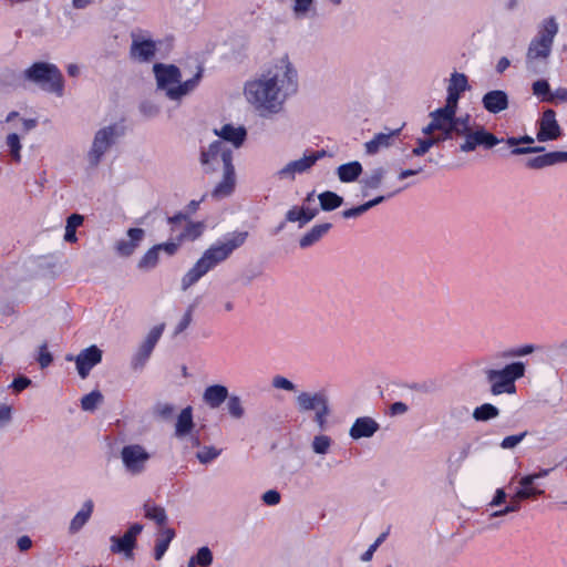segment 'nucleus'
<instances>
[{
  "label": "nucleus",
  "mask_w": 567,
  "mask_h": 567,
  "mask_svg": "<svg viewBox=\"0 0 567 567\" xmlns=\"http://www.w3.org/2000/svg\"><path fill=\"white\" fill-rule=\"evenodd\" d=\"M213 133L221 140V142L230 143L235 148L243 145L246 138V130L241 125L224 124L219 127H214Z\"/></svg>",
  "instance_id": "b1692460"
},
{
  "label": "nucleus",
  "mask_w": 567,
  "mask_h": 567,
  "mask_svg": "<svg viewBox=\"0 0 567 567\" xmlns=\"http://www.w3.org/2000/svg\"><path fill=\"white\" fill-rule=\"evenodd\" d=\"M363 168L360 162L352 161L346 164L340 165L337 168V175L340 182L342 183H352L358 179L361 175Z\"/></svg>",
  "instance_id": "473e14b6"
},
{
  "label": "nucleus",
  "mask_w": 567,
  "mask_h": 567,
  "mask_svg": "<svg viewBox=\"0 0 567 567\" xmlns=\"http://www.w3.org/2000/svg\"><path fill=\"white\" fill-rule=\"evenodd\" d=\"M223 173L220 181L213 189L212 196L221 199L230 196L236 186V174L234 165L220 171Z\"/></svg>",
  "instance_id": "a878e982"
},
{
  "label": "nucleus",
  "mask_w": 567,
  "mask_h": 567,
  "mask_svg": "<svg viewBox=\"0 0 567 567\" xmlns=\"http://www.w3.org/2000/svg\"><path fill=\"white\" fill-rule=\"evenodd\" d=\"M199 450L196 453V458L200 464L207 465L218 458L223 452L221 449H218L214 445H203L197 446Z\"/></svg>",
  "instance_id": "79ce46f5"
},
{
  "label": "nucleus",
  "mask_w": 567,
  "mask_h": 567,
  "mask_svg": "<svg viewBox=\"0 0 567 567\" xmlns=\"http://www.w3.org/2000/svg\"><path fill=\"white\" fill-rule=\"evenodd\" d=\"M189 561L203 567L210 566L213 563V553L207 546H203L197 550L196 555L189 559Z\"/></svg>",
  "instance_id": "3c124183"
},
{
  "label": "nucleus",
  "mask_w": 567,
  "mask_h": 567,
  "mask_svg": "<svg viewBox=\"0 0 567 567\" xmlns=\"http://www.w3.org/2000/svg\"><path fill=\"white\" fill-rule=\"evenodd\" d=\"M229 396L227 386L223 384H210L204 389L203 402L210 409H218Z\"/></svg>",
  "instance_id": "bb28decb"
},
{
  "label": "nucleus",
  "mask_w": 567,
  "mask_h": 567,
  "mask_svg": "<svg viewBox=\"0 0 567 567\" xmlns=\"http://www.w3.org/2000/svg\"><path fill=\"white\" fill-rule=\"evenodd\" d=\"M385 176V169L382 167H377L372 169L364 178L361 181L362 193L364 196L368 195L370 189H377L381 186Z\"/></svg>",
  "instance_id": "c9c22d12"
},
{
  "label": "nucleus",
  "mask_w": 567,
  "mask_h": 567,
  "mask_svg": "<svg viewBox=\"0 0 567 567\" xmlns=\"http://www.w3.org/2000/svg\"><path fill=\"white\" fill-rule=\"evenodd\" d=\"M153 73L156 81V89L175 102L182 101L192 94L200 83L203 76L202 68L190 76L183 79L181 70L174 64L155 63Z\"/></svg>",
  "instance_id": "7ed1b4c3"
},
{
  "label": "nucleus",
  "mask_w": 567,
  "mask_h": 567,
  "mask_svg": "<svg viewBox=\"0 0 567 567\" xmlns=\"http://www.w3.org/2000/svg\"><path fill=\"white\" fill-rule=\"evenodd\" d=\"M2 124L8 130L3 142L8 156L13 163L20 164L23 151L22 140L38 126V121L33 117H24L17 111H11Z\"/></svg>",
  "instance_id": "423d86ee"
},
{
  "label": "nucleus",
  "mask_w": 567,
  "mask_h": 567,
  "mask_svg": "<svg viewBox=\"0 0 567 567\" xmlns=\"http://www.w3.org/2000/svg\"><path fill=\"white\" fill-rule=\"evenodd\" d=\"M331 228V224L324 223L315 225L309 231H307L299 240L301 248H308L318 243Z\"/></svg>",
  "instance_id": "72a5a7b5"
},
{
  "label": "nucleus",
  "mask_w": 567,
  "mask_h": 567,
  "mask_svg": "<svg viewBox=\"0 0 567 567\" xmlns=\"http://www.w3.org/2000/svg\"><path fill=\"white\" fill-rule=\"evenodd\" d=\"M499 415V410L491 404V403H484L473 411V419L475 421L485 422L493 419H496Z\"/></svg>",
  "instance_id": "37998d69"
},
{
  "label": "nucleus",
  "mask_w": 567,
  "mask_h": 567,
  "mask_svg": "<svg viewBox=\"0 0 567 567\" xmlns=\"http://www.w3.org/2000/svg\"><path fill=\"white\" fill-rule=\"evenodd\" d=\"M525 372L526 364L522 361H513L503 368L488 367L484 369V375L493 395L516 393L515 382L522 379Z\"/></svg>",
  "instance_id": "0eeeda50"
},
{
  "label": "nucleus",
  "mask_w": 567,
  "mask_h": 567,
  "mask_svg": "<svg viewBox=\"0 0 567 567\" xmlns=\"http://www.w3.org/2000/svg\"><path fill=\"white\" fill-rule=\"evenodd\" d=\"M533 94L542 102H550V85L547 80H537L532 84Z\"/></svg>",
  "instance_id": "09e8293b"
},
{
  "label": "nucleus",
  "mask_w": 567,
  "mask_h": 567,
  "mask_svg": "<svg viewBox=\"0 0 567 567\" xmlns=\"http://www.w3.org/2000/svg\"><path fill=\"white\" fill-rule=\"evenodd\" d=\"M175 537V532L172 528L163 527L158 533V538L156 540L155 550H154V557L156 560L162 559L166 550L168 549V546L171 542Z\"/></svg>",
  "instance_id": "e433bc0d"
},
{
  "label": "nucleus",
  "mask_w": 567,
  "mask_h": 567,
  "mask_svg": "<svg viewBox=\"0 0 567 567\" xmlns=\"http://www.w3.org/2000/svg\"><path fill=\"white\" fill-rule=\"evenodd\" d=\"M226 410L234 420H241L246 416V408L243 399L237 394H229L226 400Z\"/></svg>",
  "instance_id": "4c0bfd02"
},
{
  "label": "nucleus",
  "mask_w": 567,
  "mask_h": 567,
  "mask_svg": "<svg viewBox=\"0 0 567 567\" xmlns=\"http://www.w3.org/2000/svg\"><path fill=\"white\" fill-rule=\"evenodd\" d=\"M379 430L380 424L373 417L360 416L349 429V436L354 441L371 439Z\"/></svg>",
  "instance_id": "5701e85b"
},
{
  "label": "nucleus",
  "mask_w": 567,
  "mask_h": 567,
  "mask_svg": "<svg viewBox=\"0 0 567 567\" xmlns=\"http://www.w3.org/2000/svg\"><path fill=\"white\" fill-rule=\"evenodd\" d=\"M204 228H205V225L202 221L190 223L187 225V227L185 228L184 233L181 235L179 238H181V240H183V239L194 240L203 234Z\"/></svg>",
  "instance_id": "864d4df0"
},
{
  "label": "nucleus",
  "mask_w": 567,
  "mask_h": 567,
  "mask_svg": "<svg viewBox=\"0 0 567 567\" xmlns=\"http://www.w3.org/2000/svg\"><path fill=\"white\" fill-rule=\"evenodd\" d=\"M102 401V394L99 391H92L81 400V408L84 411H94Z\"/></svg>",
  "instance_id": "603ef678"
},
{
  "label": "nucleus",
  "mask_w": 567,
  "mask_h": 567,
  "mask_svg": "<svg viewBox=\"0 0 567 567\" xmlns=\"http://www.w3.org/2000/svg\"><path fill=\"white\" fill-rule=\"evenodd\" d=\"M38 362L40 363L41 368H47L52 362V355L48 351L47 344H42L39 348V355H38Z\"/></svg>",
  "instance_id": "052dcab7"
},
{
  "label": "nucleus",
  "mask_w": 567,
  "mask_h": 567,
  "mask_svg": "<svg viewBox=\"0 0 567 567\" xmlns=\"http://www.w3.org/2000/svg\"><path fill=\"white\" fill-rule=\"evenodd\" d=\"M195 422L193 416V408L190 405L184 408L176 417L174 425V436L184 441L190 439L193 446L199 445V439L193 435Z\"/></svg>",
  "instance_id": "6ab92c4d"
},
{
  "label": "nucleus",
  "mask_w": 567,
  "mask_h": 567,
  "mask_svg": "<svg viewBox=\"0 0 567 567\" xmlns=\"http://www.w3.org/2000/svg\"><path fill=\"white\" fill-rule=\"evenodd\" d=\"M458 135L463 137L460 144V151L463 153L474 152L477 147L489 150L503 142L482 125L472 128L471 121L462 125Z\"/></svg>",
  "instance_id": "9b49d317"
},
{
  "label": "nucleus",
  "mask_w": 567,
  "mask_h": 567,
  "mask_svg": "<svg viewBox=\"0 0 567 567\" xmlns=\"http://www.w3.org/2000/svg\"><path fill=\"white\" fill-rule=\"evenodd\" d=\"M470 89L468 78L464 73L457 71L452 72L446 82L445 104L458 109L463 93Z\"/></svg>",
  "instance_id": "aec40b11"
},
{
  "label": "nucleus",
  "mask_w": 567,
  "mask_h": 567,
  "mask_svg": "<svg viewBox=\"0 0 567 567\" xmlns=\"http://www.w3.org/2000/svg\"><path fill=\"white\" fill-rule=\"evenodd\" d=\"M102 360V351L96 346L82 350L75 358L76 370L82 379H85L93 367Z\"/></svg>",
  "instance_id": "4be33fe9"
},
{
  "label": "nucleus",
  "mask_w": 567,
  "mask_h": 567,
  "mask_svg": "<svg viewBox=\"0 0 567 567\" xmlns=\"http://www.w3.org/2000/svg\"><path fill=\"white\" fill-rule=\"evenodd\" d=\"M146 231L140 227H131L124 237L116 240L114 250L120 257H131L142 245Z\"/></svg>",
  "instance_id": "a211bd4d"
},
{
  "label": "nucleus",
  "mask_w": 567,
  "mask_h": 567,
  "mask_svg": "<svg viewBox=\"0 0 567 567\" xmlns=\"http://www.w3.org/2000/svg\"><path fill=\"white\" fill-rule=\"evenodd\" d=\"M534 483H535L534 476H530L529 474L522 476L518 482L519 486L516 489V492L513 496V499L514 501H524V499H528V498H533L538 495H542L544 493V491L538 489L534 485Z\"/></svg>",
  "instance_id": "c756f323"
},
{
  "label": "nucleus",
  "mask_w": 567,
  "mask_h": 567,
  "mask_svg": "<svg viewBox=\"0 0 567 567\" xmlns=\"http://www.w3.org/2000/svg\"><path fill=\"white\" fill-rule=\"evenodd\" d=\"M248 237V233L236 230L226 234L220 239L210 245L194 264V266L183 276L181 285L183 290H187L195 285L202 277L213 270L230 255L241 247Z\"/></svg>",
  "instance_id": "f03ea898"
},
{
  "label": "nucleus",
  "mask_w": 567,
  "mask_h": 567,
  "mask_svg": "<svg viewBox=\"0 0 567 567\" xmlns=\"http://www.w3.org/2000/svg\"><path fill=\"white\" fill-rule=\"evenodd\" d=\"M333 446V440L331 436L318 433L316 434L310 443L311 451L321 457L328 455Z\"/></svg>",
  "instance_id": "f704fd0d"
},
{
  "label": "nucleus",
  "mask_w": 567,
  "mask_h": 567,
  "mask_svg": "<svg viewBox=\"0 0 567 567\" xmlns=\"http://www.w3.org/2000/svg\"><path fill=\"white\" fill-rule=\"evenodd\" d=\"M156 412L161 417L168 419L174 414L175 408L169 403H164L157 406Z\"/></svg>",
  "instance_id": "338daca9"
},
{
  "label": "nucleus",
  "mask_w": 567,
  "mask_h": 567,
  "mask_svg": "<svg viewBox=\"0 0 567 567\" xmlns=\"http://www.w3.org/2000/svg\"><path fill=\"white\" fill-rule=\"evenodd\" d=\"M190 322H192V310L188 309L183 315V317L181 318L178 323L176 324L174 333L175 334L182 333L184 330H186L189 327Z\"/></svg>",
  "instance_id": "680f3d73"
},
{
  "label": "nucleus",
  "mask_w": 567,
  "mask_h": 567,
  "mask_svg": "<svg viewBox=\"0 0 567 567\" xmlns=\"http://www.w3.org/2000/svg\"><path fill=\"white\" fill-rule=\"evenodd\" d=\"M199 164L205 173H216L233 164V150L220 140L203 146L199 155Z\"/></svg>",
  "instance_id": "9d476101"
},
{
  "label": "nucleus",
  "mask_w": 567,
  "mask_h": 567,
  "mask_svg": "<svg viewBox=\"0 0 567 567\" xmlns=\"http://www.w3.org/2000/svg\"><path fill=\"white\" fill-rule=\"evenodd\" d=\"M554 102H560V103L567 102V89L566 87L559 86V87L555 89L554 91H551L549 103H554Z\"/></svg>",
  "instance_id": "0e129e2a"
},
{
  "label": "nucleus",
  "mask_w": 567,
  "mask_h": 567,
  "mask_svg": "<svg viewBox=\"0 0 567 567\" xmlns=\"http://www.w3.org/2000/svg\"><path fill=\"white\" fill-rule=\"evenodd\" d=\"M13 409L7 403H0V429L7 426L12 420Z\"/></svg>",
  "instance_id": "13d9d810"
},
{
  "label": "nucleus",
  "mask_w": 567,
  "mask_h": 567,
  "mask_svg": "<svg viewBox=\"0 0 567 567\" xmlns=\"http://www.w3.org/2000/svg\"><path fill=\"white\" fill-rule=\"evenodd\" d=\"M316 216V210L307 209V208H299V207H292L290 208L286 214V219L290 223L298 221L300 226L306 225L311 219H313Z\"/></svg>",
  "instance_id": "a19ab883"
},
{
  "label": "nucleus",
  "mask_w": 567,
  "mask_h": 567,
  "mask_svg": "<svg viewBox=\"0 0 567 567\" xmlns=\"http://www.w3.org/2000/svg\"><path fill=\"white\" fill-rule=\"evenodd\" d=\"M181 239L178 241H166L162 244H157L156 247L162 252H165L167 256H173L179 248Z\"/></svg>",
  "instance_id": "bf43d9fd"
},
{
  "label": "nucleus",
  "mask_w": 567,
  "mask_h": 567,
  "mask_svg": "<svg viewBox=\"0 0 567 567\" xmlns=\"http://www.w3.org/2000/svg\"><path fill=\"white\" fill-rule=\"evenodd\" d=\"M131 37V60L138 63L151 62L155 58L157 51L156 42L147 33L143 32H133Z\"/></svg>",
  "instance_id": "4468645a"
},
{
  "label": "nucleus",
  "mask_w": 567,
  "mask_h": 567,
  "mask_svg": "<svg viewBox=\"0 0 567 567\" xmlns=\"http://www.w3.org/2000/svg\"><path fill=\"white\" fill-rule=\"evenodd\" d=\"M537 350V347L532 343L522 344L512 349H508L499 354L501 358L511 359V358H522L532 354Z\"/></svg>",
  "instance_id": "de8ad7c7"
},
{
  "label": "nucleus",
  "mask_w": 567,
  "mask_h": 567,
  "mask_svg": "<svg viewBox=\"0 0 567 567\" xmlns=\"http://www.w3.org/2000/svg\"><path fill=\"white\" fill-rule=\"evenodd\" d=\"M23 78L56 96H62L64 93L62 73L53 63L35 62L23 71Z\"/></svg>",
  "instance_id": "1a4fd4ad"
},
{
  "label": "nucleus",
  "mask_w": 567,
  "mask_h": 567,
  "mask_svg": "<svg viewBox=\"0 0 567 567\" xmlns=\"http://www.w3.org/2000/svg\"><path fill=\"white\" fill-rule=\"evenodd\" d=\"M323 154V152H306L300 158L284 165L274 176L279 182H293L298 175L307 173Z\"/></svg>",
  "instance_id": "ddd939ff"
},
{
  "label": "nucleus",
  "mask_w": 567,
  "mask_h": 567,
  "mask_svg": "<svg viewBox=\"0 0 567 567\" xmlns=\"http://www.w3.org/2000/svg\"><path fill=\"white\" fill-rule=\"evenodd\" d=\"M527 435V432H522L519 434L509 435L503 439L501 442V447L504 450H512L516 447Z\"/></svg>",
  "instance_id": "4d7b16f0"
},
{
  "label": "nucleus",
  "mask_w": 567,
  "mask_h": 567,
  "mask_svg": "<svg viewBox=\"0 0 567 567\" xmlns=\"http://www.w3.org/2000/svg\"><path fill=\"white\" fill-rule=\"evenodd\" d=\"M94 509V503L92 499H86L81 505L80 509L75 513L69 524V533H79L90 520Z\"/></svg>",
  "instance_id": "c85d7f7f"
},
{
  "label": "nucleus",
  "mask_w": 567,
  "mask_h": 567,
  "mask_svg": "<svg viewBox=\"0 0 567 567\" xmlns=\"http://www.w3.org/2000/svg\"><path fill=\"white\" fill-rule=\"evenodd\" d=\"M482 104L486 112L498 114L508 109L509 97L503 90H492L483 95Z\"/></svg>",
  "instance_id": "393cba45"
},
{
  "label": "nucleus",
  "mask_w": 567,
  "mask_h": 567,
  "mask_svg": "<svg viewBox=\"0 0 567 567\" xmlns=\"http://www.w3.org/2000/svg\"><path fill=\"white\" fill-rule=\"evenodd\" d=\"M320 206L323 210H333L342 205V197L333 192H323L319 195Z\"/></svg>",
  "instance_id": "a18cd8bd"
},
{
  "label": "nucleus",
  "mask_w": 567,
  "mask_h": 567,
  "mask_svg": "<svg viewBox=\"0 0 567 567\" xmlns=\"http://www.w3.org/2000/svg\"><path fill=\"white\" fill-rule=\"evenodd\" d=\"M298 87V70L289 54L282 53L244 83L243 96L258 116L274 118L285 112L288 100Z\"/></svg>",
  "instance_id": "f257e3e1"
},
{
  "label": "nucleus",
  "mask_w": 567,
  "mask_h": 567,
  "mask_svg": "<svg viewBox=\"0 0 567 567\" xmlns=\"http://www.w3.org/2000/svg\"><path fill=\"white\" fill-rule=\"evenodd\" d=\"M559 24L554 17L544 19L537 27L536 35L530 40L526 51V68L536 71L538 64H545L553 50Z\"/></svg>",
  "instance_id": "20e7f679"
},
{
  "label": "nucleus",
  "mask_w": 567,
  "mask_h": 567,
  "mask_svg": "<svg viewBox=\"0 0 567 567\" xmlns=\"http://www.w3.org/2000/svg\"><path fill=\"white\" fill-rule=\"evenodd\" d=\"M457 107L445 104L430 112V122L422 128L424 135H434L441 142L458 135L463 124L470 122V115L456 116Z\"/></svg>",
  "instance_id": "39448f33"
},
{
  "label": "nucleus",
  "mask_w": 567,
  "mask_h": 567,
  "mask_svg": "<svg viewBox=\"0 0 567 567\" xmlns=\"http://www.w3.org/2000/svg\"><path fill=\"white\" fill-rule=\"evenodd\" d=\"M291 13L297 20H306L316 16V0H291Z\"/></svg>",
  "instance_id": "2f4dec72"
},
{
  "label": "nucleus",
  "mask_w": 567,
  "mask_h": 567,
  "mask_svg": "<svg viewBox=\"0 0 567 567\" xmlns=\"http://www.w3.org/2000/svg\"><path fill=\"white\" fill-rule=\"evenodd\" d=\"M84 217L80 214H72L66 218L65 231L63 239L66 243H76V229L82 226Z\"/></svg>",
  "instance_id": "ea45409f"
},
{
  "label": "nucleus",
  "mask_w": 567,
  "mask_h": 567,
  "mask_svg": "<svg viewBox=\"0 0 567 567\" xmlns=\"http://www.w3.org/2000/svg\"><path fill=\"white\" fill-rule=\"evenodd\" d=\"M505 142L508 146L514 147L512 150V154H514V155L537 153L543 150L542 147H536V146L515 147L520 144L519 137H508Z\"/></svg>",
  "instance_id": "5fc2aeb1"
},
{
  "label": "nucleus",
  "mask_w": 567,
  "mask_h": 567,
  "mask_svg": "<svg viewBox=\"0 0 567 567\" xmlns=\"http://www.w3.org/2000/svg\"><path fill=\"white\" fill-rule=\"evenodd\" d=\"M121 460L127 473L138 475L145 470L150 453L142 445L130 444L122 449Z\"/></svg>",
  "instance_id": "2eb2a0df"
},
{
  "label": "nucleus",
  "mask_w": 567,
  "mask_h": 567,
  "mask_svg": "<svg viewBox=\"0 0 567 567\" xmlns=\"http://www.w3.org/2000/svg\"><path fill=\"white\" fill-rule=\"evenodd\" d=\"M567 162V152L556 151L549 152L526 161V167L540 169L547 166Z\"/></svg>",
  "instance_id": "cd10ccee"
},
{
  "label": "nucleus",
  "mask_w": 567,
  "mask_h": 567,
  "mask_svg": "<svg viewBox=\"0 0 567 567\" xmlns=\"http://www.w3.org/2000/svg\"><path fill=\"white\" fill-rule=\"evenodd\" d=\"M427 138H419L417 140V146L413 148L412 154L414 156H422L426 154L430 148H432L434 145L441 143V141L434 136V135H427Z\"/></svg>",
  "instance_id": "8fccbe9b"
},
{
  "label": "nucleus",
  "mask_w": 567,
  "mask_h": 567,
  "mask_svg": "<svg viewBox=\"0 0 567 567\" xmlns=\"http://www.w3.org/2000/svg\"><path fill=\"white\" fill-rule=\"evenodd\" d=\"M398 134L399 130L374 135L372 140L364 144L365 152L372 155L389 147Z\"/></svg>",
  "instance_id": "7c9ffc66"
},
{
  "label": "nucleus",
  "mask_w": 567,
  "mask_h": 567,
  "mask_svg": "<svg viewBox=\"0 0 567 567\" xmlns=\"http://www.w3.org/2000/svg\"><path fill=\"white\" fill-rule=\"evenodd\" d=\"M262 501L269 506H275L280 502V494L275 489H269L262 494Z\"/></svg>",
  "instance_id": "e2e57ef3"
},
{
  "label": "nucleus",
  "mask_w": 567,
  "mask_h": 567,
  "mask_svg": "<svg viewBox=\"0 0 567 567\" xmlns=\"http://www.w3.org/2000/svg\"><path fill=\"white\" fill-rule=\"evenodd\" d=\"M141 111L144 115L153 117L158 113L159 109L157 105L146 102L141 105Z\"/></svg>",
  "instance_id": "774afa93"
},
{
  "label": "nucleus",
  "mask_w": 567,
  "mask_h": 567,
  "mask_svg": "<svg viewBox=\"0 0 567 567\" xmlns=\"http://www.w3.org/2000/svg\"><path fill=\"white\" fill-rule=\"evenodd\" d=\"M271 384L275 389L284 390L287 392H295L296 385L287 378L282 375H275L271 380Z\"/></svg>",
  "instance_id": "6e6d98bb"
},
{
  "label": "nucleus",
  "mask_w": 567,
  "mask_h": 567,
  "mask_svg": "<svg viewBox=\"0 0 567 567\" xmlns=\"http://www.w3.org/2000/svg\"><path fill=\"white\" fill-rule=\"evenodd\" d=\"M159 254L161 251L158 250L156 245H154L153 247L147 249L145 254L140 258L137 262V268L143 271H150L154 269L158 265Z\"/></svg>",
  "instance_id": "58836bf2"
},
{
  "label": "nucleus",
  "mask_w": 567,
  "mask_h": 567,
  "mask_svg": "<svg viewBox=\"0 0 567 567\" xmlns=\"http://www.w3.org/2000/svg\"><path fill=\"white\" fill-rule=\"evenodd\" d=\"M144 515L146 518L154 520L159 526H164L167 522L166 512L161 506L145 505Z\"/></svg>",
  "instance_id": "49530a36"
},
{
  "label": "nucleus",
  "mask_w": 567,
  "mask_h": 567,
  "mask_svg": "<svg viewBox=\"0 0 567 567\" xmlns=\"http://www.w3.org/2000/svg\"><path fill=\"white\" fill-rule=\"evenodd\" d=\"M31 384V380L28 379L27 377H18L16 378L12 383H11V388L16 391V392H21L23 391L24 389H27L29 385Z\"/></svg>",
  "instance_id": "69168bd1"
},
{
  "label": "nucleus",
  "mask_w": 567,
  "mask_h": 567,
  "mask_svg": "<svg viewBox=\"0 0 567 567\" xmlns=\"http://www.w3.org/2000/svg\"><path fill=\"white\" fill-rule=\"evenodd\" d=\"M142 530L143 526L141 524H133L122 537L112 536L110 538L111 551L123 554L125 557L131 558L136 544V537Z\"/></svg>",
  "instance_id": "412c9836"
},
{
  "label": "nucleus",
  "mask_w": 567,
  "mask_h": 567,
  "mask_svg": "<svg viewBox=\"0 0 567 567\" xmlns=\"http://www.w3.org/2000/svg\"><path fill=\"white\" fill-rule=\"evenodd\" d=\"M122 135L123 127L117 122L101 125L94 132L85 154L89 166L97 167Z\"/></svg>",
  "instance_id": "6e6552de"
},
{
  "label": "nucleus",
  "mask_w": 567,
  "mask_h": 567,
  "mask_svg": "<svg viewBox=\"0 0 567 567\" xmlns=\"http://www.w3.org/2000/svg\"><path fill=\"white\" fill-rule=\"evenodd\" d=\"M296 403L301 412H315V422L319 429H324L330 414L328 398L323 392H300L296 396Z\"/></svg>",
  "instance_id": "f8f14e48"
},
{
  "label": "nucleus",
  "mask_w": 567,
  "mask_h": 567,
  "mask_svg": "<svg viewBox=\"0 0 567 567\" xmlns=\"http://www.w3.org/2000/svg\"><path fill=\"white\" fill-rule=\"evenodd\" d=\"M384 196H378L362 205H359L357 207H353V208H349V209H346L342 212V216L347 219L349 218H357L359 217L360 215L364 214L365 212H368L370 208L379 205L380 203H382L384 200Z\"/></svg>",
  "instance_id": "c03bdc74"
},
{
  "label": "nucleus",
  "mask_w": 567,
  "mask_h": 567,
  "mask_svg": "<svg viewBox=\"0 0 567 567\" xmlns=\"http://www.w3.org/2000/svg\"><path fill=\"white\" fill-rule=\"evenodd\" d=\"M165 329L164 323H159L154 326L148 333L146 334L145 339L142 341V343L136 349L135 353L132 357L131 365L133 369L138 370L142 369L148 359L151 358V354L161 339L163 332Z\"/></svg>",
  "instance_id": "dca6fc26"
},
{
  "label": "nucleus",
  "mask_w": 567,
  "mask_h": 567,
  "mask_svg": "<svg viewBox=\"0 0 567 567\" xmlns=\"http://www.w3.org/2000/svg\"><path fill=\"white\" fill-rule=\"evenodd\" d=\"M536 138L538 142L555 141L561 136V127L554 110H545L538 121Z\"/></svg>",
  "instance_id": "f3484780"
}]
</instances>
